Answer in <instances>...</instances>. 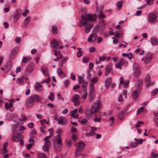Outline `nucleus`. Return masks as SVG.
I'll return each instance as SVG.
<instances>
[{
	"label": "nucleus",
	"instance_id": "nucleus-62",
	"mask_svg": "<svg viewBox=\"0 0 158 158\" xmlns=\"http://www.w3.org/2000/svg\"><path fill=\"white\" fill-rule=\"evenodd\" d=\"M87 122V120L85 119H82L81 121V124H84Z\"/></svg>",
	"mask_w": 158,
	"mask_h": 158
},
{
	"label": "nucleus",
	"instance_id": "nucleus-12",
	"mask_svg": "<svg viewBox=\"0 0 158 158\" xmlns=\"http://www.w3.org/2000/svg\"><path fill=\"white\" fill-rule=\"evenodd\" d=\"M153 57V55L151 53H147L145 56V61L144 62L146 64L149 63L151 62Z\"/></svg>",
	"mask_w": 158,
	"mask_h": 158
},
{
	"label": "nucleus",
	"instance_id": "nucleus-40",
	"mask_svg": "<svg viewBox=\"0 0 158 158\" xmlns=\"http://www.w3.org/2000/svg\"><path fill=\"white\" fill-rule=\"evenodd\" d=\"M122 34L119 31H117L116 32V35H115V36L116 37L118 38L122 37Z\"/></svg>",
	"mask_w": 158,
	"mask_h": 158
},
{
	"label": "nucleus",
	"instance_id": "nucleus-50",
	"mask_svg": "<svg viewBox=\"0 0 158 158\" xmlns=\"http://www.w3.org/2000/svg\"><path fill=\"white\" fill-rule=\"evenodd\" d=\"M48 131L50 133V135L52 136H53L54 133V131L53 129L52 128H51L48 129Z\"/></svg>",
	"mask_w": 158,
	"mask_h": 158
},
{
	"label": "nucleus",
	"instance_id": "nucleus-2",
	"mask_svg": "<svg viewBox=\"0 0 158 158\" xmlns=\"http://www.w3.org/2000/svg\"><path fill=\"white\" fill-rule=\"evenodd\" d=\"M95 94L94 85L92 84H90L89 85L88 96L89 100V102H91L94 100Z\"/></svg>",
	"mask_w": 158,
	"mask_h": 158
},
{
	"label": "nucleus",
	"instance_id": "nucleus-63",
	"mask_svg": "<svg viewBox=\"0 0 158 158\" xmlns=\"http://www.w3.org/2000/svg\"><path fill=\"white\" fill-rule=\"evenodd\" d=\"M138 145V143L136 142L132 143L131 144V146L133 147H135L137 146Z\"/></svg>",
	"mask_w": 158,
	"mask_h": 158
},
{
	"label": "nucleus",
	"instance_id": "nucleus-29",
	"mask_svg": "<svg viewBox=\"0 0 158 158\" xmlns=\"http://www.w3.org/2000/svg\"><path fill=\"white\" fill-rule=\"evenodd\" d=\"M88 79L89 80L91 81V84H92L93 85H94L93 84L96 83L98 80V78L97 77H95L92 80L90 79L89 77L88 78Z\"/></svg>",
	"mask_w": 158,
	"mask_h": 158
},
{
	"label": "nucleus",
	"instance_id": "nucleus-8",
	"mask_svg": "<svg viewBox=\"0 0 158 158\" xmlns=\"http://www.w3.org/2000/svg\"><path fill=\"white\" fill-rule=\"evenodd\" d=\"M79 97L80 96L78 94H76L73 95L72 98V102L77 106H78L80 104V102L78 100Z\"/></svg>",
	"mask_w": 158,
	"mask_h": 158
},
{
	"label": "nucleus",
	"instance_id": "nucleus-3",
	"mask_svg": "<svg viewBox=\"0 0 158 158\" xmlns=\"http://www.w3.org/2000/svg\"><path fill=\"white\" fill-rule=\"evenodd\" d=\"M23 139V136L20 133H18L16 131L13 133L12 140L13 142H19Z\"/></svg>",
	"mask_w": 158,
	"mask_h": 158
},
{
	"label": "nucleus",
	"instance_id": "nucleus-21",
	"mask_svg": "<svg viewBox=\"0 0 158 158\" xmlns=\"http://www.w3.org/2000/svg\"><path fill=\"white\" fill-rule=\"evenodd\" d=\"M150 41L153 45L158 44V39L155 37H152Z\"/></svg>",
	"mask_w": 158,
	"mask_h": 158
},
{
	"label": "nucleus",
	"instance_id": "nucleus-64",
	"mask_svg": "<svg viewBox=\"0 0 158 158\" xmlns=\"http://www.w3.org/2000/svg\"><path fill=\"white\" fill-rule=\"evenodd\" d=\"M71 78L73 80H75L76 79L75 75L73 74V73H72L71 74Z\"/></svg>",
	"mask_w": 158,
	"mask_h": 158
},
{
	"label": "nucleus",
	"instance_id": "nucleus-39",
	"mask_svg": "<svg viewBox=\"0 0 158 158\" xmlns=\"http://www.w3.org/2000/svg\"><path fill=\"white\" fill-rule=\"evenodd\" d=\"M84 91L85 92V93L82 96L81 98L83 99H85L87 97L88 94L87 91L85 89H84Z\"/></svg>",
	"mask_w": 158,
	"mask_h": 158
},
{
	"label": "nucleus",
	"instance_id": "nucleus-33",
	"mask_svg": "<svg viewBox=\"0 0 158 158\" xmlns=\"http://www.w3.org/2000/svg\"><path fill=\"white\" fill-rule=\"evenodd\" d=\"M41 70L43 73L45 75H47L48 74V69L45 67H41Z\"/></svg>",
	"mask_w": 158,
	"mask_h": 158
},
{
	"label": "nucleus",
	"instance_id": "nucleus-16",
	"mask_svg": "<svg viewBox=\"0 0 158 158\" xmlns=\"http://www.w3.org/2000/svg\"><path fill=\"white\" fill-rule=\"evenodd\" d=\"M92 106L99 109H100L102 106V105L100 100L95 101L93 103Z\"/></svg>",
	"mask_w": 158,
	"mask_h": 158
},
{
	"label": "nucleus",
	"instance_id": "nucleus-49",
	"mask_svg": "<svg viewBox=\"0 0 158 158\" xmlns=\"http://www.w3.org/2000/svg\"><path fill=\"white\" fill-rule=\"evenodd\" d=\"M77 111V109H74V110L72 111L71 112L72 116L74 115Z\"/></svg>",
	"mask_w": 158,
	"mask_h": 158
},
{
	"label": "nucleus",
	"instance_id": "nucleus-24",
	"mask_svg": "<svg viewBox=\"0 0 158 158\" xmlns=\"http://www.w3.org/2000/svg\"><path fill=\"white\" fill-rule=\"evenodd\" d=\"M138 96V94L136 91H134L132 93V97L134 100H137V98Z\"/></svg>",
	"mask_w": 158,
	"mask_h": 158
},
{
	"label": "nucleus",
	"instance_id": "nucleus-46",
	"mask_svg": "<svg viewBox=\"0 0 158 158\" xmlns=\"http://www.w3.org/2000/svg\"><path fill=\"white\" fill-rule=\"evenodd\" d=\"M83 52L81 51H79L77 53V56L78 58H79L82 55Z\"/></svg>",
	"mask_w": 158,
	"mask_h": 158
},
{
	"label": "nucleus",
	"instance_id": "nucleus-6",
	"mask_svg": "<svg viewBox=\"0 0 158 158\" xmlns=\"http://www.w3.org/2000/svg\"><path fill=\"white\" fill-rule=\"evenodd\" d=\"M61 44V42L60 41L53 39L51 41L50 45L52 49H58Z\"/></svg>",
	"mask_w": 158,
	"mask_h": 158
},
{
	"label": "nucleus",
	"instance_id": "nucleus-57",
	"mask_svg": "<svg viewBox=\"0 0 158 158\" xmlns=\"http://www.w3.org/2000/svg\"><path fill=\"white\" fill-rule=\"evenodd\" d=\"M95 50V48L93 47H91L89 48V51L90 52H94Z\"/></svg>",
	"mask_w": 158,
	"mask_h": 158
},
{
	"label": "nucleus",
	"instance_id": "nucleus-27",
	"mask_svg": "<svg viewBox=\"0 0 158 158\" xmlns=\"http://www.w3.org/2000/svg\"><path fill=\"white\" fill-rule=\"evenodd\" d=\"M118 118L120 120L123 119L124 116V113L123 111L120 112L118 114Z\"/></svg>",
	"mask_w": 158,
	"mask_h": 158
},
{
	"label": "nucleus",
	"instance_id": "nucleus-45",
	"mask_svg": "<svg viewBox=\"0 0 158 158\" xmlns=\"http://www.w3.org/2000/svg\"><path fill=\"white\" fill-rule=\"evenodd\" d=\"M94 120L95 122H100L101 121V118L100 117L95 118Z\"/></svg>",
	"mask_w": 158,
	"mask_h": 158
},
{
	"label": "nucleus",
	"instance_id": "nucleus-1",
	"mask_svg": "<svg viewBox=\"0 0 158 158\" xmlns=\"http://www.w3.org/2000/svg\"><path fill=\"white\" fill-rule=\"evenodd\" d=\"M96 15H94L91 14H87L85 15H82L81 17L84 21H81V23L83 25L88 23H91L92 22L96 20Z\"/></svg>",
	"mask_w": 158,
	"mask_h": 158
},
{
	"label": "nucleus",
	"instance_id": "nucleus-5",
	"mask_svg": "<svg viewBox=\"0 0 158 158\" xmlns=\"http://www.w3.org/2000/svg\"><path fill=\"white\" fill-rule=\"evenodd\" d=\"M148 16V21L149 23H153L156 21L157 16L154 12L149 13Z\"/></svg>",
	"mask_w": 158,
	"mask_h": 158
},
{
	"label": "nucleus",
	"instance_id": "nucleus-43",
	"mask_svg": "<svg viewBox=\"0 0 158 158\" xmlns=\"http://www.w3.org/2000/svg\"><path fill=\"white\" fill-rule=\"evenodd\" d=\"M78 81L79 84H81L84 81L83 77L81 76L78 77Z\"/></svg>",
	"mask_w": 158,
	"mask_h": 158
},
{
	"label": "nucleus",
	"instance_id": "nucleus-41",
	"mask_svg": "<svg viewBox=\"0 0 158 158\" xmlns=\"http://www.w3.org/2000/svg\"><path fill=\"white\" fill-rule=\"evenodd\" d=\"M90 59L89 57H84L82 59V61L85 63H88Z\"/></svg>",
	"mask_w": 158,
	"mask_h": 158
},
{
	"label": "nucleus",
	"instance_id": "nucleus-17",
	"mask_svg": "<svg viewBox=\"0 0 158 158\" xmlns=\"http://www.w3.org/2000/svg\"><path fill=\"white\" fill-rule=\"evenodd\" d=\"M100 109H98L95 107L91 106V109L90 111V112L91 114H94L96 113H98L100 115V113L99 112Z\"/></svg>",
	"mask_w": 158,
	"mask_h": 158
},
{
	"label": "nucleus",
	"instance_id": "nucleus-36",
	"mask_svg": "<svg viewBox=\"0 0 158 158\" xmlns=\"http://www.w3.org/2000/svg\"><path fill=\"white\" fill-rule=\"evenodd\" d=\"M18 123H15L12 126L11 128L12 131H15L17 127H18Z\"/></svg>",
	"mask_w": 158,
	"mask_h": 158
},
{
	"label": "nucleus",
	"instance_id": "nucleus-30",
	"mask_svg": "<svg viewBox=\"0 0 158 158\" xmlns=\"http://www.w3.org/2000/svg\"><path fill=\"white\" fill-rule=\"evenodd\" d=\"M36 133V131L35 129H33L30 131V137L31 138H35V134Z\"/></svg>",
	"mask_w": 158,
	"mask_h": 158
},
{
	"label": "nucleus",
	"instance_id": "nucleus-15",
	"mask_svg": "<svg viewBox=\"0 0 158 158\" xmlns=\"http://www.w3.org/2000/svg\"><path fill=\"white\" fill-rule=\"evenodd\" d=\"M145 84L146 87H148L151 85L153 84V83H151L150 81V77L149 75L147 74L145 77Z\"/></svg>",
	"mask_w": 158,
	"mask_h": 158
},
{
	"label": "nucleus",
	"instance_id": "nucleus-52",
	"mask_svg": "<svg viewBox=\"0 0 158 158\" xmlns=\"http://www.w3.org/2000/svg\"><path fill=\"white\" fill-rule=\"evenodd\" d=\"M153 1L154 0H148L147 1V3L148 5L151 6L153 4Z\"/></svg>",
	"mask_w": 158,
	"mask_h": 158
},
{
	"label": "nucleus",
	"instance_id": "nucleus-53",
	"mask_svg": "<svg viewBox=\"0 0 158 158\" xmlns=\"http://www.w3.org/2000/svg\"><path fill=\"white\" fill-rule=\"evenodd\" d=\"M144 109V108L143 107H141L139 108L137 110V114H138L139 113L142 112L143 111Z\"/></svg>",
	"mask_w": 158,
	"mask_h": 158
},
{
	"label": "nucleus",
	"instance_id": "nucleus-19",
	"mask_svg": "<svg viewBox=\"0 0 158 158\" xmlns=\"http://www.w3.org/2000/svg\"><path fill=\"white\" fill-rule=\"evenodd\" d=\"M19 9L17 10L13 16V20L15 22H17L20 16V13H19Z\"/></svg>",
	"mask_w": 158,
	"mask_h": 158
},
{
	"label": "nucleus",
	"instance_id": "nucleus-38",
	"mask_svg": "<svg viewBox=\"0 0 158 158\" xmlns=\"http://www.w3.org/2000/svg\"><path fill=\"white\" fill-rule=\"evenodd\" d=\"M38 157L39 158H47L45 154L44 153H39Z\"/></svg>",
	"mask_w": 158,
	"mask_h": 158
},
{
	"label": "nucleus",
	"instance_id": "nucleus-14",
	"mask_svg": "<svg viewBox=\"0 0 158 158\" xmlns=\"http://www.w3.org/2000/svg\"><path fill=\"white\" fill-rule=\"evenodd\" d=\"M67 121L65 117L61 116L59 118V120L58 121V123L59 124L66 125L67 123Z\"/></svg>",
	"mask_w": 158,
	"mask_h": 158
},
{
	"label": "nucleus",
	"instance_id": "nucleus-60",
	"mask_svg": "<svg viewBox=\"0 0 158 158\" xmlns=\"http://www.w3.org/2000/svg\"><path fill=\"white\" fill-rule=\"evenodd\" d=\"M15 41L16 43L19 44L21 41V40L19 37H17L15 39Z\"/></svg>",
	"mask_w": 158,
	"mask_h": 158
},
{
	"label": "nucleus",
	"instance_id": "nucleus-59",
	"mask_svg": "<svg viewBox=\"0 0 158 158\" xmlns=\"http://www.w3.org/2000/svg\"><path fill=\"white\" fill-rule=\"evenodd\" d=\"M115 67L117 69L119 68L120 69H121L122 67L121 66V64L120 63H117L115 65Z\"/></svg>",
	"mask_w": 158,
	"mask_h": 158
},
{
	"label": "nucleus",
	"instance_id": "nucleus-61",
	"mask_svg": "<svg viewBox=\"0 0 158 158\" xmlns=\"http://www.w3.org/2000/svg\"><path fill=\"white\" fill-rule=\"evenodd\" d=\"M28 127L30 128H32L34 127V124L33 123H30L28 124Z\"/></svg>",
	"mask_w": 158,
	"mask_h": 158
},
{
	"label": "nucleus",
	"instance_id": "nucleus-31",
	"mask_svg": "<svg viewBox=\"0 0 158 158\" xmlns=\"http://www.w3.org/2000/svg\"><path fill=\"white\" fill-rule=\"evenodd\" d=\"M5 106L6 109L7 110L9 109V108H11L12 107L13 103L10 102L9 103V104L7 103H6L5 104Z\"/></svg>",
	"mask_w": 158,
	"mask_h": 158
},
{
	"label": "nucleus",
	"instance_id": "nucleus-13",
	"mask_svg": "<svg viewBox=\"0 0 158 158\" xmlns=\"http://www.w3.org/2000/svg\"><path fill=\"white\" fill-rule=\"evenodd\" d=\"M29 98L34 103L39 102L41 101V98L38 95L36 94H34L31 96Z\"/></svg>",
	"mask_w": 158,
	"mask_h": 158
},
{
	"label": "nucleus",
	"instance_id": "nucleus-4",
	"mask_svg": "<svg viewBox=\"0 0 158 158\" xmlns=\"http://www.w3.org/2000/svg\"><path fill=\"white\" fill-rule=\"evenodd\" d=\"M85 144L84 143L82 142L78 143L75 153V156H77L81 154L83 150Z\"/></svg>",
	"mask_w": 158,
	"mask_h": 158
},
{
	"label": "nucleus",
	"instance_id": "nucleus-32",
	"mask_svg": "<svg viewBox=\"0 0 158 158\" xmlns=\"http://www.w3.org/2000/svg\"><path fill=\"white\" fill-rule=\"evenodd\" d=\"M58 139H57L56 141L57 143L59 145H62V141L61 139V136H60V135H57L56 136Z\"/></svg>",
	"mask_w": 158,
	"mask_h": 158
},
{
	"label": "nucleus",
	"instance_id": "nucleus-25",
	"mask_svg": "<svg viewBox=\"0 0 158 158\" xmlns=\"http://www.w3.org/2000/svg\"><path fill=\"white\" fill-rule=\"evenodd\" d=\"M68 58L67 57H64L62 60L60 62L59 65L60 66L62 67L63 64L65 63L67 61Z\"/></svg>",
	"mask_w": 158,
	"mask_h": 158
},
{
	"label": "nucleus",
	"instance_id": "nucleus-42",
	"mask_svg": "<svg viewBox=\"0 0 158 158\" xmlns=\"http://www.w3.org/2000/svg\"><path fill=\"white\" fill-rule=\"evenodd\" d=\"M23 77H21L17 79L16 82L18 84L22 83L23 82Z\"/></svg>",
	"mask_w": 158,
	"mask_h": 158
},
{
	"label": "nucleus",
	"instance_id": "nucleus-34",
	"mask_svg": "<svg viewBox=\"0 0 158 158\" xmlns=\"http://www.w3.org/2000/svg\"><path fill=\"white\" fill-rule=\"evenodd\" d=\"M52 32L54 35H56L57 34V28L56 27L54 26H53L52 27Z\"/></svg>",
	"mask_w": 158,
	"mask_h": 158
},
{
	"label": "nucleus",
	"instance_id": "nucleus-9",
	"mask_svg": "<svg viewBox=\"0 0 158 158\" xmlns=\"http://www.w3.org/2000/svg\"><path fill=\"white\" fill-rule=\"evenodd\" d=\"M143 85V81L141 79H139L136 82L135 87L136 89L139 91H140L142 89Z\"/></svg>",
	"mask_w": 158,
	"mask_h": 158
},
{
	"label": "nucleus",
	"instance_id": "nucleus-28",
	"mask_svg": "<svg viewBox=\"0 0 158 158\" xmlns=\"http://www.w3.org/2000/svg\"><path fill=\"white\" fill-rule=\"evenodd\" d=\"M31 18L30 16H28L25 19L24 23L25 27H27V25L31 20Z\"/></svg>",
	"mask_w": 158,
	"mask_h": 158
},
{
	"label": "nucleus",
	"instance_id": "nucleus-22",
	"mask_svg": "<svg viewBox=\"0 0 158 158\" xmlns=\"http://www.w3.org/2000/svg\"><path fill=\"white\" fill-rule=\"evenodd\" d=\"M57 73L58 75L60 77H64L65 76L64 73L63 72L62 69L60 68H58L57 70Z\"/></svg>",
	"mask_w": 158,
	"mask_h": 158
},
{
	"label": "nucleus",
	"instance_id": "nucleus-51",
	"mask_svg": "<svg viewBox=\"0 0 158 158\" xmlns=\"http://www.w3.org/2000/svg\"><path fill=\"white\" fill-rule=\"evenodd\" d=\"M42 148H43V149L44 151H48L49 149V148H48V146L45 145V144L43 146Z\"/></svg>",
	"mask_w": 158,
	"mask_h": 158
},
{
	"label": "nucleus",
	"instance_id": "nucleus-37",
	"mask_svg": "<svg viewBox=\"0 0 158 158\" xmlns=\"http://www.w3.org/2000/svg\"><path fill=\"white\" fill-rule=\"evenodd\" d=\"M33 69H31L30 70V67H28L27 69H26L25 73L26 74H27L31 73Z\"/></svg>",
	"mask_w": 158,
	"mask_h": 158
},
{
	"label": "nucleus",
	"instance_id": "nucleus-18",
	"mask_svg": "<svg viewBox=\"0 0 158 158\" xmlns=\"http://www.w3.org/2000/svg\"><path fill=\"white\" fill-rule=\"evenodd\" d=\"M19 49V48L18 47H16L11 50V53L10 56V58H12L14 57L15 55L18 51Z\"/></svg>",
	"mask_w": 158,
	"mask_h": 158
},
{
	"label": "nucleus",
	"instance_id": "nucleus-23",
	"mask_svg": "<svg viewBox=\"0 0 158 158\" xmlns=\"http://www.w3.org/2000/svg\"><path fill=\"white\" fill-rule=\"evenodd\" d=\"M34 103V102L29 98L28 99L27 102L26 103V106L27 108H30L33 106Z\"/></svg>",
	"mask_w": 158,
	"mask_h": 158
},
{
	"label": "nucleus",
	"instance_id": "nucleus-11",
	"mask_svg": "<svg viewBox=\"0 0 158 158\" xmlns=\"http://www.w3.org/2000/svg\"><path fill=\"white\" fill-rule=\"evenodd\" d=\"M83 25L85 27L84 29V31L86 33H89L94 27V24L91 23H86Z\"/></svg>",
	"mask_w": 158,
	"mask_h": 158
},
{
	"label": "nucleus",
	"instance_id": "nucleus-56",
	"mask_svg": "<svg viewBox=\"0 0 158 158\" xmlns=\"http://www.w3.org/2000/svg\"><path fill=\"white\" fill-rule=\"evenodd\" d=\"M99 59L98 60V61H104L106 59V57L103 56V57H102L101 56H99Z\"/></svg>",
	"mask_w": 158,
	"mask_h": 158
},
{
	"label": "nucleus",
	"instance_id": "nucleus-54",
	"mask_svg": "<svg viewBox=\"0 0 158 158\" xmlns=\"http://www.w3.org/2000/svg\"><path fill=\"white\" fill-rule=\"evenodd\" d=\"M0 152L1 153L3 154L7 152V151L6 148H3V149L0 151Z\"/></svg>",
	"mask_w": 158,
	"mask_h": 158
},
{
	"label": "nucleus",
	"instance_id": "nucleus-7",
	"mask_svg": "<svg viewBox=\"0 0 158 158\" xmlns=\"http://www.w3.org/2000/svg\"><path fill=\"white\" fill-rule=\"evenodd\" d=\"M133 68L134 76L136 77H139L140 74V72L138 64L135 63L134 64Z\"/></svg>",
	"mask_w": 158,
	"mask_h": 158
},
{
	"label": "nucleus",
	"instance_id": "nucleus-44",
	"mask_svg": "<svg viewBox=\"0 0 158 158\" xmlns=\"http://www.w3.org/2000/svg\"><path fill=\"white\" fill-rule=\"evenodd\" d=\"M153 121L155 122L156 126L158 127V116L153 118Z\"/></svg>",
	"mask_w": 158,
	"mask_h": 158
},
{
	"label": "nucleus",
	"instance_id": "nucleus-35",
	"mask_svg": "<svg viewBox=\"0 0 158 158\" xmlns=\"http://www.w3.org/2000/svg\"><path fill=\"white\" fill-rule=\"evenodd\" d=\"M55 96L54 93L52 92H51L50 95L48 96V99L52 101L54 99Z\"/></svg>",
	"mask_w": 158,
	"mask_h": 158
},
{
	"label": "nucleus",
	"instance_id": "nucleus-58",
	"mask_svg": "<svg viewBox=\"0 0 158 158\" xmlns=\"http://www.w3.org/2000/svg\"><path fill=\"white\" fill-rule=\"evenodd\" d=\"M93 37H94V35H89L88 39V41L89 42H91L92 40V39Z\"/></svg>",
	"mask_w": 158,
	"mask_h": 158
},
{
	"label": "nucleus",
	"instance_id": "nucleus-20",
	"mask_svg": "<svg viewBox=\"0 0 158 158\" xmlns=\"http://www.w3.org/2000/svg\"><path fill=\"white\" fill-rule=\"evenodd\" d=\"M111 83V78L108 77L106 78L105 81V85L106 89H107Z\"/></svg>",
	"mask_w": 158,
	"mask_h": 158
},
{
	"label": "nucleus",
	"instance_id": "nucleus-55",
	"mask_svg": "<svg viewBox=\"0 0 158 158\" xmlns=\"http://www.w3.org/2000/svg\"><path fill=\"white\" fill-rule=\"evenodd\" d=\"M77 131V129L75 127H72L71 129V131L72 133H74Z\"/></svg>",
	"mask_w": 158,
	"mask_h": 158
},
{
	"label": "nucleus",
	"instance_id": "nucleus-48",
	"mask_svg": "<svg viewBox=\"0 0 158 158\" xmlns=\"http://www.w3.org/2000/svg\"><path fill=\"white\" fill-rule=\"evenodd\" d=\"M62 132V130L61 129H58L56 131V133L58 134L57 135H60L61 136V134Z\"/></svg>",
	"mask_w": 158,
	"mask_h": 158
},
{
	"label": "nucleus",
	"instance_id": "nucleus-47",
	"mask_svg": "<svg viewBox=\"0 0 158 158\" xmlns=\"http://www.w3.org/2000/svg\"><path fill=\"white\" fill-rule=\"evenodd\" d=\"M158 92V89L156 88L154 89L152 91V94L153 95H155Z\"/></svg>",
	"mask_w": 158,
	"mask_h": 158
},
{
	"label": "nucleus",
	"instance_id": "nucleus-26",
	"mask_svg": "<svg viewBox=\"0 0 158 158\" xmlns=\"http://www.w3.org/2000/svg\"><path fill=\"white\" fill-rule=\"evenodd\" d=\"M42 86L41 85L39 84L38 82L36 83L35 85V89L37 91L41 90V88Z\"/></svg>",
	"mask_w": 158,
	"mask_h": 158
},
{
	"label": "nucleus",
	"instance_id": "nucleus-10",
	"mask_svg": "<svg viewBox=\"0 0 158 158\" xmlns=\"http://www.w3.org/2000/svg\"><path fill=\"white\" fill-rule=\"evenodd\" d=\"M112 64L111 63H110L106 65L105 69V76H108L109 74L111 72L112 70Z\"/></svg>",
	"mask_w": 158,
	"mask_h": 158
}]
</instances>
